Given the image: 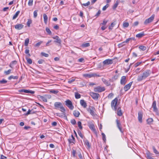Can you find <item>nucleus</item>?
Masks as SVG:
<instances>
[{"label":"nucleus","instance_id":"1","mask_svg":"<svg viewBox=\"0 0 159 159\" xmlns=\"http://www.w3.org/2000/svg\"><path fill=\"white\" fill-rule=\"evenodd\" d=\"M54 106L55 109H58L60 108V111L61 112L64 113L65 112L66 110L63 107L61 103L58 102H55L54 103Z\"/></svg>","mask_w":159,"mask_h":159},{"label":"nucleus","instance_id":"2","mask_svg":"<svg viewBox=\"0 0 159 159\" xmlns=\"http://www.w3.org/2000/svg\"><path fill=\"white\" fill-rule=\"evenodd\" d=\"M87 111L92 116H95L96 115L95 112L96 110L94 107L89 106V107L87 108Z\"/></svg>","mask_w":159,"mask_h":159},{"label":"nucleus","instance_id":"3","mask_svg":"<svg viewBox=\"0 0 159 159\" xmlns=\"http://www.w3.org/2000/svg\"><path fill=\"white\" fill-rule=\"evenodd\" d=\"M151 73V71L150 70H146L143 73V75L141 76H140V80H142L148 77Z\"/></svg>","mask_w":159,"mask_h":159},{"label":"nucleus","instance_id":"4","mask_svg":"<svg viewBox=\"0 0 159 159\" xmlns=\"http://www.w3.org/2000/svg\"><path fill=\"white\" fill-rule=\"evenodd\" d=\"M118 101V99L117 98H115L111 102V105L112 108H114V109L116 111L117 109V103Z\"/></svg>","mask_w":159,"mask_h":159},{"label":"nucleus","instance_id":"5","mask_svg":"<svg viewBox=\"0 0 159 159\" xmlns=\"http://www.w3.org/2000/svg\"><path fill=\"white\" fill-rule=\"evenodd\" d=\"M65 105L71 110H73L74 108L72 102L69 99L65 101Z\"/></svg>","mask_w":159,"mask_h":159},{"label":"nucleus","instance_id":"6","mask_svg":"<svg viewBox=\"0 0 159 159\" xmlns=\"http://www.w3.org/2000/svg\"><path fill=\"white\" fill-rule=\"evenodd\" d=\"M105 90V89L104 87H101L100 86H98L94 89V90L95 92L98 93L102 92L104 91Z\"/></svg>","mask_w":159,"mask_h":159},{"label":"nucleus","instance_id":"7","mask_svg":"<svg viewBox=\"0 0 159 159\" xmlns=\"http://www.w3.org/2000/svg\"><path fill=\"white\" fill-rule=\"evenodd\" d=\"M155 17L154 14L152 15L149 18L146 19L144 22L145 24H147L148 23L151 22L153 20Z\"/></svg>","mask_w":159,"mask_h":159},{"label":"nucleus","instance_id":"8","mask_svg":"<svg viewBox=\"0 0 159 159\" xmlns=\"http://www.w3.org/2000/svg\"><path fill=\"white\" fill-rule=\"evenodd\" d=\"M90 95L93 99L95 100H98L99 96V94L98 93H95L93 92H90Z\"/></svg>","mask_w":159,"mask_h":159},{"label":"nucleus","instance_id":"9","mask_svg":"<svg viewBox=\"0 0 159 159\" xmlns=\"http://www.w3.org/2000/svg\"><path fill=\"white\" fill-rule=\"evenodd\" d=\"M152 107L153 108V111L154 112H156L157 114L158 113V109L156 106V101H154L152 105Z\"/></svg>","mask_w":159,"mask_h":159},{"label":"nucleus","instance_id":"10","mask_svg":"<svg viewBox=\"0 0 159 159\" xmlns=\"http://www.w3.org/2000/svg\"><path fill=\"white\" fill-rule=\"evenodd\" d=\"M18 92H20L25 93H30L33 94L35 92L30 90H27L25 89H21L18 90Z\"/></svg>","mask_w":159,"mask_h":159},{"label":"nucleus","instance_id":"11","mask_svg":"<svg viewBox=\"0 0 159 159\" xmlns=\"http://www.w3.org/2000/svg\"><path fill=\"white\" fill-rule=\"evenodd\" d=\"M116 122L117 127L119 129L121 132L123 133V131L122 129L121 124L120 123V120L117 119L116 120Z\"/></svg>","mask_w":159,"mask_h":159},{"label":"nucleus","instance_id":"12","mask_svg":"<svg viewBox=\"0 0 159 159\" xmlns=\"http://www.w3.org/2000/svg\"><path fill=\"white\" fill-rule=\"evenodd\" d=\"M52 38L54 39H56L54 41V42L57 43L59 44H61V40L58 36L56 35L55 36L53 37Z\"/></svg>","mask_w":159,"mask_h":159},{"label":"nucleus","instance_id":"13","mask_svg":"<svg viewBox=\"0 0 159 159\" xmlns=\"http://www.w3.org/2000/svg\"><path fill=\"white\" fill-rule=\"evenodd\" d=\"M113 63V61L111 59H107L103 61V64L104 65H108L111 64Z\"/></svg>","mask_w":159,"mask_h":159},{"label":"nucleus","instance_id":"14","mask_svg":"<svg viewBox=\"0 0 159 159\" xmlns=\"http://www.w3.org/2000/svg\"><path fill=\"white\" fill-rule=\"evenodd\" d=\"M127 82V80H126V77L125 76H122L121 79L120 83V84L122 85H125Z\"/></svg>","mask_w":159,"mask_h":159},{"label":"nucleus","instance_id":"15","mask_svg":"<svg viewBox=\"0 0 159 159\" xmlns=\"http://www.w3.org/2000/svg\"><path fill=\"white\" fill-rule=\"evenodd\" d=\"M132 84V82H131L129 84L126 85L124 86V89L125 91H128L130 88Z\"/></svg>","mask_w":159,"mask_h":159},{"label":"nucleus","instance_id":"16","mask_svg":"<svg viewBox=\"0 0 159 159\" xmlns=\"http://www.w3.org/2000/svg\"><path fill=\"white\" fill-rule=\"evenodd\" d=\"M24 25L22 24H17L15 26V28L16 29L19 30L23 28Z\"/></svg>","mask_w":159,"mask_h":159},{"label":"nucleus","instance_id":"17","mask_svg":"<svg viewBox=\"0 0 159 159\" xmlns=\"http://www.w3.org/2000/svg\"><path fill=\"white\" fill-rule=\"evenodd\" d=\"M38 98L45 102H47V100L45 96H42L40 95H38Z\"/></svg>","mask_w":159,"mask_h":159},{"label":"nucleus","instance_id":"18","mask_svg":"<svg viewBox=\"0 0 159 159\" xmlns=\"http://www.w3.org/2000/svg\"><path fill=\"white\" fill-rule=\"evenodd\" d=\"M71 139H68V141L69 143H73L74 144L75 143V139L74 137L73 136V135H71Z\"/></svg>","mask_w":159,"mask_h":159},{"label":"nucleus","instance_id":"19","mask_svg":"<svg viewBox=\"0 0 159 159\" xmlns=\"http://www.w3.org/2000/svg\"><path fill=\"white\" fill-rule=\"evenodd\" d=\"M80 103L81 105L83 106L84 108H85L86 107L87 105L86 102L84 100H81L80 101Z\"/></svg>","mask_w":159,"mask_h":159},{"label":"nucleus","instance_id":"20","mask_svg":"<svg viewBox=\"0 0 159 159\" xmlns=\"http://www.w3.org/2000/svg\"><path fill=\"white\" fill-rule=\"evenodd\" d=\"M118 77L119 75H116L112 77L111 79H110V80L111 82H113L117 80Z\"/></svg>","mask_w":159,"mask_h":159},{"label":"nucleus","instance_id":"21","mask_svg":"<svg viewBox=\"0 0 159 159\" xmlns=\"http://www.w3.org/2000/svg\"><path fill=\"white\" fill-rule=\"evenodd\" d=\"M84 144L88 146V148H89L91 146L89 144V143L87 139H84Z\"/></svg>","mask_w":159,"mask_h":159},{"label":"nucleus","instance_id":"22","mask_svg":"<svg viewBox=\"0 0 159 159\" xmlns=\"http://www.w3.org/2000/svg\"><path fill=\"white\" fill-rule=\"evenodd\" d=\"M117 114L118 116H122V113L121 112L120 108V107H119L117 110Z\"/></svg>","mask_w":159,"mask_h":159},{"label":"nucleus","instance_id":"23","mask_svg":"<svg viewBox=\"0 0 159 159\" xmlns=\"http://www.w3.org/2000/svg\"><path fill=\"white\" fill-rule=\"evenodd\" d=\"M80 4H81L82 6L83 7V6H89L90 4V2L89 1H88L87 3H83L82 2H80Z\"/></svg>","mask_w":159,"mask_h":159},{"label":"nucleus","instance_id":"24","mask_svg":"<svg viewBox=\"0 0 159 159\" xmlns=\"http://www.w3.org/2000/svg\"><path fill=\"white\" fill-rule=\"evenodd\" d=\"M80 114L79 112L75 110L73 111L74 115L75 117H79Z\"/></svg>","mask_w":159,"mask_h":159},{"label":"nucleus","instance_id":"25","mask_svg":"<svg viewBox=\"0 0 159 159\" xmlns=\"http://www.w3.org/2000/svg\"><path fill=\"white\" fill-rule=\"evenodd\" d=\"M17 61H13L11 62L9 65V66L13 68V66L14 65H16L17 64Z\"/></svg>","mask_w":159,"mask_h":159},{"label":"nucleus","instance_id":"26","mask_svg":"<svg viewBox=\"0 0 159 159\" xmlns=\"http://www.w3.org/2000/svg\"><path fill=\"white\" fill-rule=\"evenodd\" d=\"M83 76L85 77H88L90 78L92 77V74L90 73V74H86L83 75Z\"/></svg>","mask_w":159,"mask_h":159},{"label":"nucleus","instance_id":"27","mask_svg":"<svg viewBox=\"0 0 159 159\" xmlns=\"http://www.w3.org/2000/svg\"><path fill=\"white\" fill-rule=\"evenodd\" d=\"M116 24V21H114L112 22L110 25L109 27V29L110 30H112L113 29V27Z\"/></svg>","mask_w":159,"mask_h":159},{"label":"nucleus","instance_id":"28","mask_svg":"<svg viewBox=\"0 0 159 159\" xmlns=\"http://www.w3.org/2000/svg\"><path fill=\"white\" fill-rule=\"evenodd\" d=\"M20 11H17L16 12V13L13 16V17L12 18V19L13 20H14V19H16L18 17L19 14V13H20Z\"/></svg>","mask_w":159,"mask_h":159},{"label":"nucleus","instance_id":"29","mask_svg":"<svg viewBox=\"0 0 159 159\" xmlns=\"http://www.w3.org/2000/svg\"><path fill=\"white\" fill-rule=\"evenodd\" d=\"M153 121V120L152 118H149L147 120V124L151 125Z\"/></svg>","mask_w":159,"mask_h":159},{"label":"nucleus","instance_id":"30","mask_svg":"<svg viewBox=\"0 0 159 159\" xmlns=\"http://www.w3.org/2000/svg\"><path fill=\"white\" fill-rule=\"evenodd\" d=\"M102 81L107 86L110 85V83L105 79H103Z\"/></svg>","mask_w":159,"mask_h":159},{"label":"nucleus","instance_id":"31","mask_svg":"<svg viewBox=\"0 0 159 159\" xmlns=\"http://www.w3.org/2000/svg\"><path fill=\"white\" fill-rule=\"evenodd\" d=\"M89 126L90 129H91L93 131H95L96 130L93 124H90L89 125Z\"/></svg>","mask_w":159,"mask_h":159},{"label":"nucleus","instance_id":"32","mask_svg":"<svg viewBox=\"0 0 159 159\" xmlns=\"http://www.w3.org/2000/svg\"><path fill=\"white\" fill-rule=\"evenodd\" d=\"M18 78V76H14L12 75H11L8 78V79L9 80H11L12 79H14L17 80Z\"/></svg>","mask_w":159,"mask_h":159},{"label":"nucleus","instance_id":"33","mask_svg":"<svg viewBox=\"0 0 159 159\" xmlns=\"http://www.w3.org/2000/svg\"><path fill=\"white\" fill-rule=\"evenodd\" d=\"M32 20L30 19H28L26 24L28 27L30 26V24L32 23Z\"/></svg>","mask_w":159,"mask_h":159},{"label":"nucleus","instance_id":"34","mask_svg":"<svg viewBox=\"0 0 159 159\" xmlns=\"http://www.w3.org/2000/svg\"><path fill=\"white\" fill-rule=\"evenodd\" d=\"M43 17L44 22L45 24H46L47 23L48 20V17L47 15L46 14H44L43 15Z\"/></svg>","mask_w":159,"mask_h":159},{"label":"nucleus","instance_id":"35","mask_svg":"<svg viewBox=\"0 0 159 159\" xmlns=\"http://www.w3.org/2000/svg\"><path fill=\"white\" fill-rule=\"evenodd\" d=\"M119 4V1L116 0L115 3L114 5L113 6L112 8L113 9H115L117 7Z\"/></svg>","mask_w":159,"mask_h":159},{"label":"nucleus","instance_id":"36","mask_svg":"<svg viewBox=\"0 0 159 159\" xmlns=\"http://www.w3.org/2000/svg\"><path fill=\"white\" fill-rule=\"evenodd\" d=\"M25 59L28 64H30L32 63V60L30 58H28V57H26Z\"/></svg>","mask_w":159,"mask_h":159},{"label":"nucleus","instance_id":"37","mask_svg":"<svg viewBox=\"0 0 159 159\" xmlns=\"http://www.w3.org/2000/svg\"><path fill=\"white\" fill-rule=\"evenodd\" d=\"M75 97L76 99H79L81 97V95L80 94L77 92L75 93Z\"/></svg>","mask_w":159,"mask_h":159},{"label":"nucleus","instance_id":"38","mask_svg":"<svg viewBox=\"0 0 159 159\" xmlns=\"http://www.w3.org/2000/svg\"><path fill=\"white\" fill-rule=\"evenodd\" d=\"M90 46V43H83L82 44V47H89Z\"/></svg>","mask_w":159,"mask_h":159},{"label":"nucleus","instance_id":"39","mask_svg":"<svg viewBox=\"0 0 159 159\" xmlns=\"http://www.w3.org/2000/svg\"><path fill=\"white\" fill-rule=\"evenodd\" d=\"M125 42H123L122 43H119L118 44V46L119 48H121L123 47V46L125 45Z\"/></svg>","mask_w":159,"mask_h":159},{"label":"nucleus","instance_id":"40","mask_svg":"<svg viewBox=\"0 0 159 159\" xmlns=\"http://www.w3.org/2000/svg\"><path fill=\"white\" fill-rule=\"evenodd\" d=\"M146 49V47L143 46L142 45H140V49L142 51H145Z\"/></svg>","mask_w":159,"mask_h":159},{"label":"nucleus","instance_id":"41","mask_svg":"<svg viewBox=\"0 0 159 159\" xmlns=\"http://www.w3.org/2000/svg\"><path fill=\"white\" fill-rule=\"evenodd\" d=\"M11 70H12L11 69H9L7 71H4V73L6 75H9L11 73Z\"/></svg>","mask_w":159,"mask_h":159},{"label":"nucleus","instance_id":"42","mask_svg":"<svg viewBox=\"0 0 159 159\" xmlns=\"http://www.w3.org/2000/svg\"><path fill=\"white\" fill-rule=\"evenodd\" d=\"M29 42V39L28 38H27L25 40V46H27L28 45Z\"/></svg>","mask_w":159,"mask_h":159},{"label":"nucleus","instance_id":"43","mask_svg":"<svg viewBox=\"0 0 159 159\" xmlns=\"http://www.w3.org/2000/svg\"><path fill=\"white\" fill-rule=\"evenodd\" d=\"M81 124H82L81 123L80 121H79L78 122V126L79 127V128L80 129H82L83 128V127H82V126L81 125Z\"/></svg>","mask_w":159,"mask_h":159},{"label":"nucleus","instance_id":"44","mask_svg":"<svg viewBox=\"0 0 159 159\" xmlns=\"http://www.w3.org/2000/svg\"><path fill=\"white\" fill-rule=\"evenodd\" d=\"M7 82V81L5 79H3L2 80H0V84H6Z\"/></svg>","mask_w":159,"mask_h":159},{"label":"nucleus","instance_id":"45","mask_svg":"<svg viewBox=\"0 0 159 159\" xmlns=\"http://www.w3.org/2000/svg\"><path fill=\"white\" fill-rule=\"evenodd\" d=\"M50 93H54V94H57L58 92L59 91L57 90H51L50 91Z\"/></svg>","mask_w":159,"mask_h":159},{"label":"nucleus","instance_id":"46","mask_svg":"<svg viewBox=\"0 0 159 159\" xmlns=\"http://www.w3.org/2000/svg\"><path fill=\"white\" fill-rule=\"evenodd\" d=\"M38 11V10H36L34 12V18H36L37 16V12Z\"/></svg>","mask_w":159,"mask_h":159},{"label":"nucleus","instance_id":"47","mask_svg":"<svg viewBox=\"0 0 159 159\" xmlns=\"http://www.w3.org/2000/svg\"><path fill=\"white\" fill-rule=\"evenodd\" d=\"M41 54L42 56H44L45 57H48L49 56V55L48 54L44 52H42L41 53Z\"/></svg>","mask_w":159,"mask_h":159},{"label":"nucleus","instance_id":"48","mask_svg":"<svg viewBox=\"0 0 159 159\" xmlns=\"http://www.w3.org/2000/svg\"><path fill=\"white\" fill-rule=\"evenodd\" d=\"M152 149L153 150V152L154 153L156 154H158L159 152L157 151V149H156L155 147L154 146L152 147Z\"/></svg>","mask_w":159,"mask_h":159},{"label":"nucleus","instance_id":"49","mask_svg":"<svg viewBox=\"0 0 159 159\" xmlns=\"http://www.w3.org/2000/svg\"><path fill=\"white\" fill-rule=\"evenodd\" d=\"M46 31L47 32V33H48V34L49 35H50L52 34V32L47 27L46 28Z\"/></svg>","mask_w":159,"mask_h":159},{"label":"nucleus","instance_id":"50","mask_svg":"<svg viewBox=\"0 0 159 159\" xmlns=\"http://www.w3.org/2000/svg\"><path fill=\"white\" fill-rule=\"evenodd\" d=\"M78 133L80 137L81 138L83 139L84 138V135L82 134L80 130H79L78 131Z\"/></svg>","mask_w":159,"mask_h":159},{"label":"nucleus","instance_id":"51","mask_svg":"<svg viewBox=\"0 0 159 159\" xmlns=\"http://www.w3.org/2000/svg\"><path fill=\"white\" fill-rule=\"evenodd\" d=\"M75 80V79L72 78V79H69V80H68V83L69 84H70L72 83V82L74 81Z\"/></svg>","mask_w":159,"mask_h":159},{"label":"nucleus","instance_id":"52","mask_svg":"<svg viewBox=\"0 0 159 159\" xmlns=\"http://www.w3.org/2000/svg\"><path fill=\"white\" fill-rule=\"evenodd\" d=\"M102 139L104 142H105L106 141V135L103 133H102Z\"/></svg>","mask_w":159,"mask_h":159},{"label":"nucleus","instance_id":"53","mask_svg":"<svg viewBox=\"0 0 159 159\" xmlns=\"http://www.w3.org/2000/svg\"><path fill=\"white\" fill-rule=\"evenodd\" d=\"M129 25V23L128 22H124L123 24V26L124 27H127Z\"/></svg>","mask_w":159,"mask_h":159},{"label":"nucleus","instance_id":"54","mask_svg":"<svg viewBox=\"0 0 159 159\" xmlns=\"http://www.w3.org/2000/svg\"><path fill=\"white\" fill-rule=\"evenodd\" d=\"M109 5L108 4H107L105 6H104L102 8V10L103 11H105L106 9L108 7Z\"/></svg>","mask_w":159,"mask_h":159},{"label":"nucleus","instance_id":"55","mask_svg":"<svg viewBox=\"0 0 159 159\" xmlns=\"http://www.w3.org/2000/svg\"><path fill=\"white\" fill-rule=\"evenodd\" d=\"M71 152L73 157H75V154H76V151L74 150V149H73L71 151Z\"/></svg>","mask_w":159,"mask_h":159},{"label":"nucleus","instance_id":"56","mask_svg":"<svg viewBox=\"0 0 159 159\" xmlns=\"http://www.w3.org/2000/svg\"><path fill=\"white\" fill-rule=\"evenodd\" d=\"M33 4V0H29L28 4L29 6H32Z\"/></svg>","mask_w":159,"mask_h":159},{"label":"nucleus","instance_id":"57","mask_svg":"<svg viewBox=\"0 0 159 159\" xmlns=\"http://www.w3.org/2000/svg\"><path fill=\"white\" fill-rule=\"evenodd\" d=\"M71 123L73 125H75L76 124V121L74 119H72L70 121Z\"/></svg>","mask_w":159,"mask_h":159},{"label":"nucleus","instance_id":"58","mask_svg":"<svg viewBox=\"0 0 159 159\" xmlns=\"http://www.w3.org/2000/svg\"><path fill=\"white\" fill-rule=\"evenodd\" d=\"M143 117L142 113L140 112V123L142 122V118Z\"/></svg>","mask_w":159,"mask_h":159},{"label":"nucleus","instance_id":"59","mask_svg":"<svg viewBox=\"0 0 159 159\" xmlns=\"http://www.w3.org/2000/svg\"><path fill=\"white\" fill-rule=\"evenodd\" d=\"M43 43L42 41H40L38 43H37L36 44H35V47H38L40 45V44Z\"/></svg>","mask_w":159,"mask_h":159},{"label":"nucleus","instance_id":"60","mask_svg":"<svg viewBox=\"0 0 159 159\" xmlns=\"http://www.w3.org/2000/svg\"><path fill=\"white\" fill-rule=\"evenodd\" d=\"M32 110L29 109L27 112L26 113L25 115V116H28V115L31 114Z\"/></svg>","mask_w":159,"mask_h":159},{"label":"nucleus","instance_id":"61","mask_svg":"<svg viewBox=\"0 0 159 159\" xmlns=\"http://www.w3.org/2000/svg\"><path fill=\"white\" fill-rule=\"evenodd\" d=\"M145 34H145L144 33V32H142L141 33H140V38H141Z\"/></svg>","mask_w":159,"mask_h":159},{"label":"nucleus","instance_id":"62","mask_svg":"<svg viewBox=\"0 0 159 159\" xmlns=\"http://www.w3.org/2000/svg\"><path fill=\"white\" fill-rule=\"evenodd\" d=\"M92 77L97 76V77H99L100 76L99 75L97 74L96 73H92Z\"/></svg>","mask_w":159,"mask_h":159},{"label":"nucleus","instance_id":"63","mask_svg":"<svg viewBox=\"0 0 159 159\" xmlns=\"http://www.w3.org/2000/svg\"><path fill=\"white\" fill-rule=\"evenodd\" d=\"M44 61V60L42 59H40L38 61V62L39 64H41L43 63Z\"/></svg>","mask_w":159,"mask_h":159},{"label":"nucleus","instance_id":"64","mask_svg":"<svg viewBox=\"0 0 159 159\" xmlns=\"http://www.w3.org/2000/svg\"><path fill=\"white\" fill-rule=\"evenodd\" d=\"M80 159H84V157H83L80 152L79 153L78 155Z\"/></svg>","mask_w":159,"mask_h":159}]
</instances>
